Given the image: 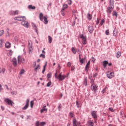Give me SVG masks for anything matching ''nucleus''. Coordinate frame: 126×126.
<instances>
[{"mask_svg":"<svg viewBox=\"0 0 126 126\" xmlns=\"http://www.w3.org/2000/svg\"><path fill=\"white\" fill-rule=\"evenodd\" d=\"M55 78H58L60 81H62L63 80L66 76H63L62 74V73L59 74V76H58V72L56 71V73L54 75Z\"/></svg>","mask_w":126,"mask_h":126,"instance_id":"1","label":"nucleus"},{"mask_svg":"<svg viewBox=\"0 0 126 126\" xmlns=\"http://www.w3.org/2000/svg\"><path fill=\"white\" fill-rule=\"evenodd\" d=\"M52 77V73L50 72L47 74V78H51Z\"/></svg>","mask_w":126,"mask_h":126,"instance_id":"36","label":"nucleus"},{"mask_svg":"<svg viewBox=\"0 0 126 126\" xmlns=\"http://www.w3.org/2000/svg\"><path fill=\"white\" fill-rule=\"evenodd\" d=\"M11 62L14 66L16 67L17 66V60H16V58H13Z\"/></svg>","mask_w":126,"mask_h":126,"instance_id":"12","label":"nucleus"},{"mask_svg":"<svg viewBox=\"0 0 126 126\" xmlns=\"http://www.w3.org/2000/svg\"><path fill=\"white\" fill-rule=\"evenodd\" d=\"M88 31L90 33H93V31H94V29L93 28V27L91 26H89Z\"/></svg>","mask_w":126,"mask_h":126,"instance_id":"18","label":"nucleus"},{"mask_svg":"<svg viewBox=\"0 0 126 126\" xmlns=\"http://www.w3.org/2000/svg\"><path fill=\"white\" fill-rule=\"evenodd\" d=\"M80 38L82 39L83 45L86 44V36H84L83 34H82L80 36Z\"/></svg>","mask_w":126,"mask_h":126,"instance_id":"5","label":"nucleus"},{"mask_svg":"<svg viewBox=\"0 0 126 126\" xmlns=\"http://www.w3.org/2000/svg\"><path fill=\"white\" fill-rule=\"evenodd\" d=\"M108 64V61H103V64L104 68H106V67H107V64Z\"/></svg>","mask_w":126,"mask_h":126,"instance_id":"24","label":"nucleus"},{"mask_svg":"<svg viewBox=\"0 0 126 126\" xmlns=\"http://www.w3.org/2000/svg\"><path fill=\"white\" fill-rule=\"evenodd\" d=\"M1 87H2V86H1V85H0V90H2V88H1Z\"/></svg>","mask_w":126,"mask_h":126,"instance_id":"64","label":"nucleus"},{"mask_svg":"<svg viewBox=\"0 0 126 126\" xmlns=\"http://www.w3.org/2000/svg\"><path fill=\"white\" fill-rule=\"evenodd\" d=\"M84 85H85V86H87V80L86 79L84 80Z\"/></svg>","mask_w":126,"mask_h":126,"instance_id":"40","label":"nucleus"},{"mask_svg":"<svg viewBox=\"0 0 126 126\" xmlns=\"http://www.w3.org/2000/svg\"><path fill=\"white\" fill-rule=\"evenodd\" d=\"M72 51L73 54H76V50H75V48H74V47L72 48Z\"/></svg>","mask_w":126,"mask_h":126,"instance_id":"37","label":"nucleus"},{"mask_svg":"<svg viewBox=\"0 0 126 126\" xmlns=\"http://www.w3.org/2000/svg\"><path fill=\"white\" fill-rule=\"evenodd\" d=\"M10 13L12 15H17V14H19V11L18 10L11 11L10 12Z\"/></svg>","mask_w":126,"mask_h":126,"instance_id":"15","label":"nucleus"},{"mask_svg":"<svg viewBox=\"0 0 126 126\" xmlns=\"http://www.w3.org/2000/svg\"><path fill=\"white\" fill-rule=\"evenodd\" d=\"M62 107L63 106H62V105H61L58 106V109H59V111H61V109H62Z\"/></svg>","mask_w":126,"mask_h":126,"instance_id":"56","label":"nucleus"},{"mask_svg":"<svg viewBox=\"0 0 126 126\" xmlns=\"http://www.w3.org/2000/svg\"><path fill=\"white\" fill-rule=\"evenodd\" d=\"M31 107L33 108V106H34V101L32 100L31 101Z\"/></svg>","mask_w":126,"mask_h":126,"instance_id":"35","label":"nucleus"},{"mask_svg":"<svg viewBox=\"0 0 126 126\" xmlns=\"http://www.w3.org/2000/svg\"><path fill=\"white\" fill-rule=\"evenodd\" d=\"M91 84H95V83H94V80L93 79H92L91 80Z\"/></svg>","mask_w":126,"mask_h":126,"instance_id":"54","label":"nucleus"},{"mask_svg":"<svg viewBox=\"0 0 126 126\" xmlns=\"http://www.w3.org/2000/svg\"><path fill=\"white\" fill-rule=\"evenodd\" d=\"M46 106H43V108L40 110V112L41 113H43L44 112H47V111H48V109H47V108H46Z\"/></svg>","mask_w":126,"mask_h":126,"instance_id":"21","label":"nucleus"},{"mask_svg":"<svg viewBox=\"0 0 126 126\" xmlns=\"http://www.w3.org/2000/svg\"><path fill=\"white\" fill-rule=\"evenodd\" d=\"M1 109L2 111H4V107L3 106H1Z\"/></svg>","mask_w":126,"mask_h":126,"instance_id":"61","label":"nucleus"},{"mask_svg":"<svg viewBox=\"0 0 126 126\" xmlns=\"http://www.w3.org/2000/svg\"><path fill=\"white\" fill-rule=\"evenodd\" d=\"M52 41H53V38L51 37V36H48V42L50 44L52 43Z\"/></svg>","mask_w":126,"mask_h":126,"instance_id":"30","label":"nucleus"},{"mask_svg":"<svg viewBox=\"0 0 126 126\" xmlns=\"http://www.w3.org/2000/svg\"><path fill=\"white\" fill-rule=\"evenodd\" d=\"M52 85V82H49L47 84V87H50Z\"/></svg>","mask_w":126,"mask_h":126,"instance_id":"39","label":"nucleus"},{"mask_svg":"<svg viewBox=\"0 0 126 126\" xmlns=\"http://www.w3.org/2000/svg\"><path fill=\"white\" fill-rule=\"evenodd\" d=\"M122 55V53H121V52L118 51L117 54H116V58H117V59H119V58H120V57H121Z\"/></svg>","mask_w":126,"mask_h":126,"instance_id":"26","label":"nucleus"},{"mask_svg":"<svg viewBox=\"0 0 126 126\" xmlns=\"http://www.w3.org/2000/svg\"><path fill=\"white\" fill-rule=\"evenodd\" d=\"M113 16H116V17H118V13L116 12V11H114L112 14Z\"/></svg>","mask_w":126,"mask_h":126,"instance_id":"33","label":"nucleus"},{"mask_svg":"<svg viewBox=\"0 0 126 126\" xmlns=\"http://www.w3.org/2000/svg\"><path fill=\"white\" fill-rule=\"evenodd\" d=\"M88 124L89 125V126H94V123L91 121H89L88 122Z\"/></svg>","mask_w":126,"mask_h":126,"instance_id":"29","label":"nucleus"},{"mask_svg":"<svg viewBox=\"0 0 126 126\" xmlns=\"http://www.w3.org/2000/svg\"><path fill=\"white\" fill-rule=\"evenodd\" d=\"M46 70V68L43 67V69L42 70V73H44L45 72V71Z\"/></svg>","mask_w":126,"mask_h":126,"instance_id":"59","label":"nucleus"},{"mask_svg":"<svg viewBox=\"0 0 126 126\" xmlns=\"http://www.w3.org/2000/svg\"><path fill=\"white\" fill-rule=\"evenodd\" d=\"M43 17H44V15H43V13H40L39 14V19L40 20H41V21H43V19L44 18Z\"/></svg>","mask_w":126,"mask_h":126,"instance_id":"23","label":"nucleus"},{"mask_svg":"<svg viewBox=\"0 0 126 126\" xmlns=\"http://www.w3.org/2000/svg\"><path fill=\"white\" fill-rule=\"evenodd\" d=\"M92 59L93 63H94V62H95V58H94V57H92Z\"/></svg>","mask_w":126,"mask_h":126,"instance_id":"58","label":"nucleus"},{"mask_svg":"<svg viewBox=\"0 0 126 126\" xmlns=\"http://www.w3.org/2000/svg\"><path fill=\"white\" fill-rule=\"evenodd\" d=\"M29 49L30 52H32L33 48H32V46H29Z\"/></svg>","mask_w":126,"mask_h":126,"instance_id":"46","label":"nucleus"},{"mask_svg":"<svg viewBox=\"0 0 126 126\" xmlns=\"http://www.w3.org/2000/svg\"><path fill=\"white\" fill-rule=\"evenodd\" d=\"M104 22H105V20L102 19L101 20V21H100V25H101V26H102V25H103V24H104Z\"/></svg>","mask_w":126,"mask_h":126,"instance_id":"38","label":"nucleus"},{"mask_svg":"<svg viewBox=\"0 0 126 126\" xmlns=\"http://www.w3.org/2000/svg\"><path fill=\"white\" fill-rule=\"evenodd\" d=\"M32 27H33V28H34V29L35 30L36 32H38V30H37V26H36L35 25V24H32Z\"/></svg>","mask_w":126,"mask_h":126,"instance_id":"34","label":"nucleus"},{"mask_svg":"<svg viewBox=\"0 0 126 126\" xmlns=\"http://www.w3.org/2000/svg\"><path fill=\"white\" fill-rule=\"evenodd\" d=\"M12 95H16L17 94V92H12L11 93Z\"/></svg>","mask_w":126,"mask_h":126,"instance_id":"42","label":"nucleus"},{"mask_svg":"<svg viewBox=\"0 0 126 126\" xmlns=\"http://www.w3.org/2000/svg\"><path fill=\"white\" fill-rule=\"evenodd\" d=\"M109 111H111V112H114V109H113L112 108L110 107L109 108Z\"/></svg>","mask_w":126,"mask_h":126,"instance_id":"55","label":"nucleus"},{"mask_svg":"<svg viewBox=\"0 0 126 126\" xmlns=\"http://www.w3.org/2000/svg\"><path fill=\"white\" fill-rule=\"evenodd\" d=\"M67 66L68 67H70V66H71V63H70V62H68L67 63Z\"/></svg>","mask_w":126,"mask_h":126,"instance_id":"45","label":"nucleus"},{"mask_svg":"<svg viewBox=\"0 0 126 126\" xmlns=\"http://www.w3.org/2000/svg\"><path fill=\"white\" fill-rule=\"evenodd\" d=\"M99 22H100V20H99V18H97V22H96V25H98V24H99Z\"/></svg>","mask_w":126,"mask_h":126,"instance_id":"53","label":"nucleus"},{"mask_svg":"<svg viewBox=\"0 0 126 126\" xmlns=\"http://www.w3.org/2000/svg\"><path fill=\"white\" fill-rule=\"evenodd\" d=\"M87 18L88 20H91L92 19V15L90 14V13H88L87 14Z\"/></svg>","mask_w":126,"mask_h":126,"instance_id":"25","label":"nucleus"},{"mask_svg":"<svg viewBox=\"0 0 126 126\" xmlns=\"http://www.w3.org/2000/svg\"><path fill=\"white\" fill-rule=\"evenodd\" d=\"M58 67H59L60 69H61V68H62V67H61V66L60 65V64H58Z\"/></svg>","mask_w":126,"mask_h":126,"instance_id":"63","label":"nucleus"},{"mask_svg":"<svg viewBox=\"0 0 126 126\" xmlns=\"http://www.w3.org/2000/svg\"><path fill=\"white\" fill-rule=\"evenodd\" d=\"M76 104L77 105V107H78V108H79V102H78V101H76Z\"/></svg>","mask_w":126,"mask_h":126,"instance_id":"50","label":"nucleus"},{"mask_svg":"<svg viewBox=\"0 0 126 126\" xmlns=\"http://www.w3.org/2000/svg\"><path fill=\"white\" fill-rule=\"evenodd\" d=\"M92 116L93 117V118H94V120H96L97 119V111H94L92 112Z\"/></svg>","mask_w":126,"mask_h":126,"instance_id":"11","label":"nucleus"},{"mask_svg":"<svg viewBox=\"0 0 126 126\" xmlns=\"http://www.w3.org/2000/svg\"><path fill=\"white\" fill-rule=\"evenodd\" d=\"M40 68V65H37V66L35 67V71H37V70L39 69V68Z\"/></svg>","mask_w":126,"mask_h":126,"instance_id":"41","label":"nucleus"},{"mask_svg":"<svg viewBox=\"0 0 126 126\" xmlns=\"http://www.w3.org/2000/svg\"><path fill=\"white\" fill-rule=\"evenodd\" d=\"M15 20H18V21H23L26 20V18L24 16L23 17H16L14 18Z\"/></svg>","mask_w":126,"mask_h":126,"instance_id":"6","label":"nucleus"},{"mask_svg":"<svg viewBox=\"0 0 126 126\" xmlns=\"http://www.w3.org/2000/svg\"><path fill=\"white\" fill-rule=\"evenodd\" d=\"M40 58H41L42 57V58H43V59H45V55L41 54L40 55Z\"/></svg>","mask_w":126,"mask_h":126,"instance_id":"51","label":"nucleus"},{"mask_svg":"<svg viewBox=\"0 0 126 126\" xmlns=\"http://www.w3.org/2000/svg\"><path fill=\"white\" fill-rule=\"evenodd\" d=\"M97 73H95L94 74V77H96V76H97Z\"/></svg>","mask_w":126,"mask_h":126,"instance_id":"60","label":"nucleus"},{"mask_svg":"<svg viewBox=\"0 0 126 126\" xmlns=\"http://www.w3.org/2000/svg\"><path fill=\"white\" fill-rule=\"evenodd\" d=\"M72 123H73V126H77L80 125V122H77V120H76V119L75 118H74L72 120Z\"/></svg>","mask_w":126,"mask_h":126,"instance_id":"4","label":"nucleus"},{"mask_svg":"<svg viewBox=\"0 0 126 126\" xmlns=\"http://www.w3.org/2000/svg\"><path fill=\"white\" fill-rule=\"evenodd\" d=\"M113 36H117V32H116V31H113Z\"/></svg>","mask_w":126,"mask_h":126,"instance_id":"49","label":"nucleus"},{"mask_svg":"<svg viewBox=\"0 0 126 126\" xmlns=\"http://www.w3.org/2000/svg\"><path fill=\"white\" fill-rule=\"evenodd\" d=\"M79 62L80 63H81V64H83V63H84V61H85V60H86V57H84V58L83 59H81V57H80V54L79 55Z\"/></svg>","mask_w":126,"mask_h":126,"instance_id":"13","label":"nucleus"},{"mask_svg":"<svg viewBox=\"0 0 126 126\" xmlns=\"http://www.w3.org/2000/svg\"><path fill=\"white\" fill-rule=\"evenodd\" d=\"M30 101V100L29 99L27 100L26 105L23 108H22V110H26L28 108V107H29Z\"/></svg>","mask_w":126,"mask_h":126,"instance_id":"9","label":"nucleus"},{"mask_svg":"<svg viewBox=\"0 0 126 126\" xmlns=\"http://www.w3.org/2000/svg\"><path fill=\"white\" fill-rule=\"evenodd\" d=\"M24 69H22L20 72V74H23V73H24Z\"/></svg>","mask_w":126,"mask_h":126,"instance_id":"52","label":"nucleus"},{"mask_svg":"<svg viewBox=\"0 0 126 126\" xmlns=\"http://www.w3.org/2000/svg\"><path fill=\"white\" fill-rule=\"evenodd\" d=\"M5 71V68H1L0 67V73H2L3 74Z\"/></svg>","mask_w":126,"mask_h":126,"instance_id":"22","label":"nucleus"},{"mask_svg":"<svg viewBox=\"0 0 126 126\" xmlns=\"http://www.w3.org/2000/svg\"><path fill=\"white\" fill-rule=\"evenodd\" d=\"M73 116H74L73 113L70 112L69 113V116L70 117V118H73Z\"/></svg>","mask_w":126,"mask_h":126,"instance_id":"43","label":"nucleus"},{"mask_svg":"<svg viewBox=\"0 0 126 126\" xmlns=\"http://www.w3.org/2000/svg\"><path fill=\"white\" fill-rule=\"evenodd\" d=\"M4 31L3 30L0 31V36H2V35H3V33H4Z\"/></svg>","mask_w":126,"mask_h":126,"instance_id":"44","label":"nucleus"},{"mask_svg":"<svg viewBox=\"0 0 126 126\" xmlns=\"http://www.w3.org/2000/svg\"><path fill=\"white\" fill-rule=\"evenodd\" d=\"M115 76L114 72H108L107 73V77L108 78H113Z\"/></svg>","mask_w":126,"mask_h":126,"instance_id":"7","label":"nucleus"},{"mask_svg":"<svg viewBox=\"0 0 126 126\" xmlns=\"http://www.w3.org/2000/svg\"><path fill=\"white\" fill-rule=\"evenodd\" d=\"M32 44H31L30 42L29 41V47H32Z\"/></svg>","mask_w":126,"mask_h":126,"instance_id":"62","label":"nucleus"},{"mask_svg":"<svg viewBox=\"0 0 126 126\" xmlns=\"http://www.w3.org/2000/svg\"><path fill=\"white\" fill-rule=\"evenodd\" d=\"M74 69H75L74 66H72L71 68V70L73 71V70H74Z\"/></svg>","mask_w":126,"mask_h":126,"instance_id":"57","label":"nucleus"},{"mask_svg":"<svg viewBox=\"0 0 126 126\" xmlns=\"http://www.w3.org/2000/svg\"><path fill=\"white\" fill-rule=\"evenodd\" d=\"M22 25H23V26L26 27L27 28H28L29 24L28 23V22L24 20L22 22Z\"/></svg>","mask_w":126,"mask_h":126,"instance_id":"10","label":"nucleus"},{"mask_svg":"<svg viewBox=\"0 0 126 126\" xmlns=\"http://www.w3.org/2000/svg\"><path fill=\"white\" fill-rule=\"evenodd\" d=\"M2 44H3V39H0V48L2 47Z\"/></svg>","mask_w":126,"mask_h":126,"instance_id":"32","label":"nucleus"},{"mask_svg":"<svg viewBox=\"0 0 126 126\" xmlns=\"http://www.w3.org/2000/svg\"><path fill=\"white\" fill-rule=\"evenodd\" d=\"M17 62L18 64H21V63H25V59L22 57V56H18L17 58Z\"/></svg>","mask_w":126,"mask_h":126,"instance_id":"2","label":"nucleus"},{"mask_svg":"<svg viewBox=\"0 0 126 126\" xmlns=\"http://www.w3.org/2000/svg\"><path fill=\"white\" fill-rule=\"evenodd\" d=\"M67 2L68 4H71V3H72V1H71V0H67Z\"/></svg>","mask_w":126,"mask_h":126,"instance_id":"48","label":"nucleus"},{"mask_svg":"<svg viewBox=\"0 0 126 126\" xmlns=\"http://www.w3.org/2000/svg\"><path fill=\"white\" fill-rule=\"evenodd\" d=\"M28 8H29V9H36V7L32 5H30L28 6Z\"/></svg>","mask_w":126,"mask_h":126,"instance_id":"27","label":"nucleus"},{"mask_svg":"<svg viewBox=\"0 0 126 126\" xmlns=\"http://www.w3.org/2000/svg\"><path fill=\"white\" fill-rule=\"evenodd\" d=\"M4 101L6 102V103H7L8 105H9V106H12V104L13 103V102L8 98H5L4 99Z\"/></svg>","mask_w":126,"mask_h":126,"instance_id":"8","label":"nucleus"},{"mask_svg":"<svg viewBox=\"0 0 126 126\" xmlns=\"http://www.w3.org/2000/svg\"><path fill=\"white\" fill-rule=\"evenodd\" d=\"M113 9H114V7L113 6L108 7L107 8V12H108V13H111Z\"/></svg>","mask_w":126,"mask_h":126,"instance_id":"16","label":"nucleus"},{"mask_svg":"<svg viewBox=\"0 0 126 126\" xmlns=\"http://www.w3.org/2000/svg\"><path fill=\"white\" fill-rule=\"evenodd\" d=\"M12 54H13V52L12 50H9L8 53V56H12Z\"/></svg>","mask_w":126,"mask_h":126,"instance_id":"31","label":"nucleus"},{"mask_svg":"<svg viewBox=\"0 0 126 126\" xmlns=\"http://www.w3.org/2000/svg\"><path fill=\"white\" fill-rule=\"evenodd\" d=\"M110 33V32H109V30H107L105 31V34L106 35H109V33Z\"/></svg>","mask_w":126,"mask_h":126,"instance_id":"47","label":"nucleus"},{"mask_svg":"<svg viewBox=\"0 0 126 126\" xmlns=\"http://www.w3.org/2000/svg\"><path fill=\"white\" fill-rule=\"evenodd\" d=\"M89 67H90V61H89L86 65L85 67V70L86 71H88V70L89 69Z\"/></svg>","mask_w":126,"mask_h":126,"instance_id":"14","label":"nucleus"},{"mask_svg":"<svg viewBox=\"0 0 126 126\" xmlns=\"http://www.w3.org/2000/svg\"><path fill=\"white\" fill-rule=\"evenodd\" d=\"M11 47V44L9 42H6L5 43V48L6 49H9Z\"/></svg>","mask_w":126,"mask_h":126,"instance_id":"19","label":"nucleus"},{"mask_svg":"<svg viewBox=\"0 0 126 126\" xmlns=\"http://www.w3.org/2000/svg\"><path fill=\"white\" fill-rule=\"evenodd\" d=\"M43 23H44V24H48V22H49V21H48V16H45L44 17H43Z\"/></svg>","mask_w":126,"mask_h":126,"instance_id":"17","label":"nucleus"},{"mask_svg":"<svg viewBox=\"0 0 126 126\" xmlns=\"http://www.w3.org/2000/svg\"><path fill=\"white\" fill-rule=\"evenodd\" d=\"M109 2H110V6H113V7H114L115 1H114V0H110Z\"/></svg>","mask_w":126,"mask_h":126,"instance_id":"20","label":"nucleus"},{"mask_svg":"<svg viewBox=\"0 0 126 126\" xmlns=\"http://www.w3.org/2000/svg\"><path fill=\"white\" fill-rule=\"evenodd\" d=\"M91 89L92 91H94V93H96L97 90H98V86L95 84H92L91 86Z\"/></svg>","mask_w":126,"mask_h":126,"instance_id":"3","label":"nucleus"},{"mask_svg":"<svg viewBox=\"0 0 126 126\" xmlns=\"http://www.w3.org/2000/svg\"><path fill=\"white\" fill-rule=\"evenodd\" d=\"M66 8H67V4H64L63 5V7L62 10V11H63V10H64V9H66Z\"/></svg>","mask_w":126,"mask_h":126,"instance_id":"28","label":"nucleus"}]
</instances>
